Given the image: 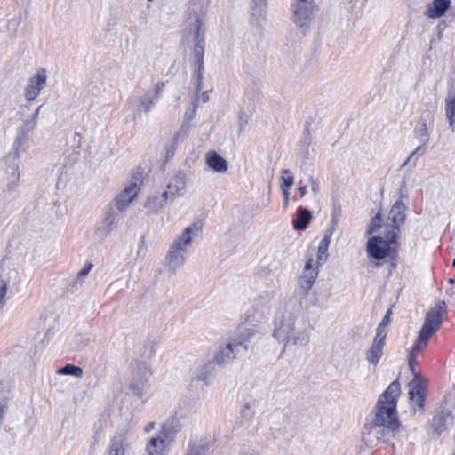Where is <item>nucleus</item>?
I'll return each instance as SVG.
<instances>
[{
  "label": "nucleus",
  "mask_w": 455,
  "mask_h": 455,
  "mask_svg": "<svg viewBox=\"0 0 455 455\" xmlns=\"http://www.w3.org/2000/svg\"><path fill=\"white\" fill-rule=\"evenodd\" d=\"M400 394V383L395 379L379 396L375 406L376 412L373 422L376 426L383 427V436H387V439L393 437L401 426L397 417V402Z\"/></svg>",
  "instance_id": "f257e3e1"
},
{
  "label": "nucleus",
  "mask_w": 455,
  "mask_h": 455,
  "mask_svg": "<svg viewBox=\"0 0 455 455\" xmlns=\"http://www.w3.org/2000/svg\"><path fill=\"white\" fill-rule=\"evenodd\" d=\"M296 320L297 315L288 311H279L275 317L273 336L283 344L282 353L290 345L306 346L309 341V337L305 331H295Z\"/></svg>",
  "instance_id": "f03ea898"
},
{
  "label": "nucleus",
  "mask_w": 455,
  "mask_h": 455,
  "mask_svg": "<svg viewBox=\"0 0 455 455\" xmlns=\"http://www.w3.org/2000/svg\"><path fill=\"white\" fill-rule=\"evenodd\" d=\"M257 331L251 328H246L235 334L225 346H220L212 361L219 366H225L233 362L241 351L246 352L251 339Z\"/></svg>",
  "instance_id": "7ed1b4c3"
},
{
  "label": "nucleus",
  "mask_w": 455,
  "mask_h": 455,
  "mask_svg": "<svg viewBox=\"0 0 455 455\" xmlns=\"http://www.w3.org/2000/svg\"><path fill=\"white\" fill-rule=\"evenodd\" d=\"M205 32L203 29V21L197 15L194 21V48L192 52L193 75L192 81L196 93L203 90L204 58L205 50Z\"/></svg>",
  "instance_id": "20e7f679"
},
{
  "label": "nucleus",
  "mask_w": 455,
  "mask_h": 455,
  "mask_svg": "<svg viewBox=\"0 0 455 455\" xmlns=\"http://www.w3.org/2000/svg\"><path fill=\"white\" fill-rule=\"evenodd\" d=\"M398 235L395 230H387L384 236L371 235L366 242L365 251L370 259H374V267L381 266L380 260L387 259V256L395 254V250L398 248Z\"/></svg>",
  "instance_id": "39448f33"
},
{
  "label": "nucleus",
  "mask_w": 455,
  "mask_h": 455,
  "mask_svg": "<svg viewBox=\"0 0 455 455\" xmlns=\"http://www.w3.org/2000/svg\"><path fill=\"white\" fill-rule=\"evenodd\" d=\"M417 356L408 355V366L413 375V379L409 382V399L412 407L417 406L419 411H424L426 395H427V379H424L416 369Z\"/></svg>",
  "instance_id": "423d86ee"
},
{
  "label": "nucleus",
  "mask_w": 455,
  "mask_h": 455,
  "mask_svg": "<svg viewBox=\"0 0 455 455\" xmlns=\"http://www.w3.org/2000/svg\"><path fill=\"white\" fill-rule=\"evenodd\" d=\"M293 22L304 32L309 29L316 4L314 0H294L291 3Z\"/></svg>",
  "instance_id": "0eeeda50"
},
{
  "label": "nucleus",
  "mask_w": 455,
  "mask_h": 455,
  "mask_svg": "<svg viewBox=\"0 0 455 455\" xmlns=\"http://www.w3.org/2000/svg\"><path fill=\"white\" fill-rule=\"evenodd\" d=\"M123 215L120 214L114 206L109 205L104 215L94 231V235L99 241H104L109 233L117 228L119 222L122 220Z\"/></svg>",
  "instance_id": "6e6552de"
},
{
  "label": "nucleus",
  "mask_w": 455,
  "mask_h": 455,
  "mask_svg": "<svg viewBox=\"0 0 455 455\" xmlns=\"http://www.w3.org/2000/svg\"><path fill=\"white\" fill-rule=\"evenodd\" d=\"M150 376L151 371L145 363L137 367L129 384V389L133 396L138 399H141L144 396L148 387Z\"/></svg>",
  "instance_id": "1a4fd4ad"
},
{
  "label": "nucleus",
  "mask_w": 455,
  "mask_h": 455,
  "mask_svg": "<svg viewBox=\"0 0 455 455\" xmlns=\"http://www.w3.org/2000/svg\"><path fill=\"white\" fill-rule=\"evenodd\" d=\"M407 211L408 206L402 200H396L390 208L388 214V220L390 221V224H387V227H390V230H395L398 235L401 226L406 220Z\"/></svg>",
  "instance_id": "9d476101"
},
{
  "label": "nucleus",
  "mask_w": 455,
  "mask_h": 455,
  "mask_svg": "<svg viewBox=\"0 0 455 455\" xmlns=\"http://www.w3.org/2000/svg\"><path fill=\"white\" fill-rule=\"evenodd\" d=\"M47 76L44 68L37 70L36 74L29 78L28 85L25 87L24 96L27 100H34L40 93L46 83Z\"/></svg>",
  "instance_id": "9b49d317"
},
{
  "label": "nucleus",
  "mask_w": 455,
  "mask_h": 455,
  "mask_svg": "<svg viewBox=\"0 0 455 455\" xmlns=\"http://www.w3.org/2000/svg\"><path fill=\"white\" fill-rule=\"evenodd\" d=\"M36 127V122L34 119H28L24 121L23 125L18 130L17 136L13 141V158L18 159L20 153L23 152L24 144L28 140V133Z\"/></svg>",
  "instance_id": "f8f14e48"
},
{
  "label": "nucleus",
  "mask_w": 455,
  "mask_h": 455,
  "mask_svg": "<svg viewBox=\"0 0 455 455\" xmlns=\"http://www.w3.org/2000/svg\"><path fill=\"white\" fill-rule=\"evenodd\" d=\"M447 306L443 300L439 301L435 307L431 308L425 317L423 326L438 331L443 323V315L446 313Z\"/></svg>",
  "instance_id": "ddd939ff"
},
{
  "label": "nucleus",
  "mask_w": 455,
  "mask_h": 455,
  "mask_svg": "<svg viewBox=\"0 0 455 455\" xmlns=\"http://www.w3.org/2000/svg\"><path fill=\"white\" fill-rule=\"evenodd\" d=\"M454 417L448 410H441L436 411L431 420V428L434 434L440 435L447 431L452 425Z\"/></svg>",
  "instance_id": "4468645a"
},
{
  "label": "nucleus",
  "mask_w": 455,
  "mask_h": 455,
  "mask_svg": "<svg viewBox=\"0 0 455 455\" xmlns=\"http://www.w3.org/2000/svg\"><path fill=\"white\" fill-rule=\"evenodd\" d=\"M186 252V248L179 246V243H172L165 257L166 265L175 270L184 263L183 254Z\"/></svg>",
  "instance_id": "2eb2a0df"
},
{
  "label": "nucleus",
  "mask_w": 455,
  "mask_h": 455,
  "mask_svg": "<svg viewBox=\"0 0 455 455\" xmlns=\"http://www.w3.org/2000/svg\"><path fill=\"white\" fill-rule=\"evenodd\" d=\"M386 339L374 337L371 346L365 352V357L369 364L376 366L383 355Z\"/></svg>",
  "instance_id": "dca6fc26"
},
{
  "label": "nucleus",
  "mask_w": 455,
  "mask_h": 455,
  "mask_svg": "<svg viewBox=\"0 0 455 455\" xmlns=\"http://www.w3.org/2000/svg\"><path fill=\"white\" fill-rule=\"evenodd\" d=\"M205 162L216 172L224 173L228 171V164L227 160L214 150H211L206 154Z\"/></svg>",
  "instance_id": "f3484780"
},
{
  "label": "nucleus",
  "mask_w": 455,
  "mask_h": 455,
  "mask_svg": "<svg viewBox=\"0 0 455 455\" xmlns=\"http://www.w3.org/2000/svg\"><path fill=\"white\" fill-rule=\"evenodd\" d=\"M451 4V0H433L427 5L425 14L431 19L441 18L449 10Z\"/></svg>",
  "instance_id": "a211bd4d"
},
{
  "label": "nucleus",
  "mask_w": 455,
  "mask_h": 455,
  "mask_svg": "<svg viewBox=\"0 0 455 455\" xmlns=\"http://www.w3.org/2000/svg\"><path fill=\"white\" fill-rule=\"evenodd\" d=\"M445 115L449 123L450 128L454 130L455 126V83L451 84L448 90L445 98Z\"/></svg>",
  "instance_id": "6ab92c4d"
},
{
  "label": "nucleus",
  "mask_w": 455,
  "mask_h": 455,
  "mask_svg": "<svg viewBox=\"0 0 455 455\" xmlns=\"http://www.w3.org/2000/svg\"><path fill=\"white\" fill-rule=\"evenodd\" d=\"M297 217L292 220V226L296 230H306L312 220V212L309 209L299 206L296 211Z\"/></svg>",
  "instance_id": "aec40b11"
},
{
  "label": "nucleus",
  "mask_w": 455,
  "mask_h": 455,
  "mask_svg": "<svg viewBox=\"0 0 455 455\" xmlns=\"http://www.w3.org/2000/svg\"><path fill=\"white\" fill-rule=\"evenodd\" d=\"M251 22L259 26L266 18L267 0H251Z\"/></svg>",
  "instance_id": "412c9836"
},
{
  "label": "nucleus",
  "mask_w": 455,
  "mask_h": 455,
  "mask_svg": "<svg viewBox=\"0 0 455 455\" xmlns=\"http://www.w3.org/2000/svg\"><path fill=\"white\" fill-rule=\"evenodd\" d=\"M186 186V174L184 171L179 170L167 184V188L171 192V200L172 201L176 196L180 194Z\"/></svg>",
  "instance_id": "4be33fe9"
},
{
  "label": "nucleus",
  "mask_w": 455,
  "mask_h": 455,
  "mask_svg": "<svg viewBox=\"0 0 455 455\" xmlns=\"http://www.w3.org/2000/svg\"><path fill=\"white\" fill-rule=\"evenodd\" d=\"M11 399L12 393L10 383L7 381H0V426L4 421Z\"/></svg>",
  "instance_id": "5701e85b"
},
{
  "label": "nucleus",
  "mask_w": 455,
  "mask_h": 455,
  "mask_svg": "<svg viewBox=\"0 0 455 455\" xmlns=\"http://www.w3.org/2000/svg\"><path fill=\"white\" fill-rule=\"evenodd\" d=\"M125 440L122 435H116L105 452V455H125Z\"/></svg>",
  "instance_id": "b1692460"
},
{
  "label": "nucleus",
  "mask_w": 455,
  "mask_h": 455,
  "mask_svg": "<svg viewBox=\"0 0 455 455\" xmlns=\"http://www.w3.org/2000/svg\"><path fill=\"white\" fill-rule=\"evenodd\" d=\"M125 440L122 435H116L105 452V455H125Z\"/></svg>",
  "instance_id": "393cba45"
},
{
  "label": "nucleus",
  "mask_w": 455,
  "mask_h": 455,
  "mask_svg": "<svg viewBox=\"0 0 455 455\" xmlns=\"http://www.w3.org/2000/svg\"><path fill=\"white\" fill-rule=\"evenodd\" d=\"M309 126L310 123L307 122L305 124L303 137L300 140L297 148L298 156H301L304 159H307L309 157V146L311 144Z\"/></svg>",
  "instance_id": "a878e982"
},
{
  "label": "nucleus",
  "mask_w": 455,
  "mask_h": 455,
  "mask_svg": "<svg viewBox=\"0 0 455 455\" xmlns=\"http://www.w3.org/2000/svg\"><path fill=\"white\" fill-rule=\"evenodd\" d=\"M201 231L196 224L187 227L181 235L176 239L173 243H179V246L186 248L192 241V235H196Z\"/></svg>",
  "instance_id": "bb28decb"
},
{
  "label": "nucleus",
  "mask_w": 455,
  "mask_h": 455,
  "mask_svg": "<svg viewBox=\"0 0 455 455\" xmlns=\"http://www.w3.org/2000/svg\"><path fill=\"white\" fill-rule=\"evenodd\" d=\"M331 235L332 232L327 231L318 245L316 261L318 266L323 265V262H325L327 259V251L331 243Z\"/></svg>",
  "instance_id": "cd10ccee"
},
{
  "label": "nucleus",
  "mask_w": 455,
  "mask_h": 455,
  "mask_svg": "<svg viewBox=\"0 0 455 455\" xmlns=\"http://www.w3.org/2000/svg\"><path fill=\"white\" fill-rule=\"evenodd\" d=\"M209 443L203 439L189 440L185 455H203L208 451Z\"/></svg>",
  "instance_id": "c85d7f7f"
},
{
  "label": "nucleus",
  "mask_w": 455,
  "mask_h": 455,
  "mask_svg": "<svg viewBox=\"0 0 455 455\" xmlns=\"http://www.w3.org/2000/svg\"><path fill=\"white\" fill-rule=\"evenodd\" d=\"M215 365L217 364L212 360L202 365L196 376V380L203 381L208 385L209 379L215 371Z\"/></svg>",
  "instance_id": "c756f323"
},
{
  "label": "nucleus",
  "mask_w": 455,
  "mask_h": 455,
  "mask_svg": "<svg viewBox=\"0 0 455 455\" xmlns=\"http://www.w3.org/2000/svg\"><path fill=\"white\" fill-rule=\"evenodd\" d=\"M164 439L152 437L146 445L147 455H162L164 448Z\"/></svg>",
  "instance_id": "7c9ffc66"
},
{
  "label": "nucleus",
  "mask_w": 455,
  "mask_h": 455,
  "mask_svg": "<svg viewBox=\"0 0 455 455\" xmlns=\"http://www.w3.org/2000/svg\"><path fill=\"white\" fill-rule=\"evenodd\" d=\"M138 102V111L148 113L155 107L156 100H155L152 92L148 91L139 98Z\"/></svg>",
  "instance_id": "2f4dec72"
},
{
  "label": "nucleus",
  "mask_w": 455,
  "mask_h": 455,
  "mask_svg": "<svg viewBox=\"0 0 455 455\" xmlns=\"http://www.w3.org/2000/svg\"><path fill=\"white\" fill-rule=\"evenodd\" d=\"M435 108L434 106H427L425 109L421 110L420 116L417 123L433 129L435 124Z\"/></svg>",
  "instance_id": "473e14b6"
},
{
  "label": "nucleus",
  "mask_w": 455,
  "mask_h": 455,
  "mask_svg": "<svg viewBox=\"0 0 455 455\" xmlns=\"http://www.w3.org/2000/svg\"><path fill=\"white\" fill-rule=\"evenodd\" d=\"M318 271H311L310 274H305L300 276L299 279V288L303 291L304 294H307V292L311 290L315 279L317 277Z\"/></svg>",
  "instance_id": "72a5a7b5"
},
{
  "label": "nucleus",
  "mask_w": 455,
  "mask_h": 455,
  "mask_svg": "<svg viewBox=\"0 0 455 455\" xmlns=\"http://www.w3.org/2000/svg\"><path fill=\"white\" fill-rule=\"evenodd\" d=\"M384 220L380 212H378L370 220L366 231V236H371L374 233H377L383 226Z\"/></svg>",
  "instance_id": "f704fd0d"
},
{
  "label": "nucleus",
  "mask_w": 455,
  "mask_h": 455,
  "mask_svg": "<svg viewBox=\"0 0 455 455\" xmlns=\"http://www.w3.org/2000/svg\"><path fill=\"white\" fill-rule=\"evenodd\" d=\"M431 128L427 125H423V124L417 123L416 126L413 129L414 137L420 143L428 144L429 140H430V137H429V130Z\"/></svg>",
  "instance_id": "c9c22d12"
},
{
  "label": "nucleus",
  "mask_w": 455,
  "mask_h": 455,
  "mask_svg": "<svg viewBox=\"0 0 455 455\" xmlns=\"http://www.w3.org/2000/svg\"><path fill=\"white\" fill-rule=\"evenodd\" d=\"M391 314H392L391 309H387L385 315L383 316L381 322L377 326L376 334H375L376 338L386 339L387 332H386L385 329L390 323Z\"/></svg>",
  "instance_id": "e433bc0d"
},
{
  "label": "nucleus",
  "mask_w": 455,
  "mask_h": 455,
  "mask_svg": "<svg viewBox=\"0 0 455 455\" xmlns=\"http://www.w3.org/2000/svg\"><path fill=\"white\" fill-rule=\"evenodd\" d=\"M135 195L133 194L130 197H125V195L119 194L116 199L114 204V208L120 214L126 210L128 205L134 200Z\"/></svg>",
  "instance_id": "4c0bfd02"
},
{
  "label": "nucleus",
  "mask_w": 455,
  "mask_h": 455,
  "mask_svg": "<svg viewBox=\"0 0 455 455\" xmlns=\"http://www.w3.org/2000/svg\"><path fill=\"white\" fill-rule=\"evenodd\" d=\"M57 373L61 375H69L76 378H81L83 376V369L79 366H76L72 363H67L63 367H60L57 370Z\"/></svg>",
  "instance_id": "58836bf2"
},
{
  "label": "nucleus",
  "mask_w": 455,
  "mask_h": 455,
  "mask_svg": "<svg viewBox=\"0 0 455 455\" xmlns=\"http://www.w3.org/2000/svg\"><path fill=\"white\" fill-rule=\"evenodd\" d=\"M178 427H179L178 420L172 419L171 423L169 421H167L162 425V434L164 435V436L166 439L173 438L174 435L179 431Z\"/></svg>",
  "instance_id": "ea45409f"
},
{
  "label": "nucleus",
  "mask_w": 455,
  "mask_h": 455,
  "mask_svg": "<svg viewBox=\"0 0 455 455\" xmlns=\"http://www.w3.org/2000/svg\"><path fill=\"white\" fill-rule=\"evenodd\" d=\"M163 207L164 204L161 202L157 195L148 196L145 203V208L152 212H157Z\"/></svg>",
  "instance_id": "a19ab883"
},
{
  "label": "nucleus",
  "mask_w": 455,
  "mask_h": 455,
  "mask_svg": "<svg viewBox=\"0 0 455 455\" xmlns=\"http://www.w3.org/2000/svg\"><path fill=\"white\" fill-rule=\"evenodd\" d=\"M281 189H290L294 183V176L290 169L282 170Z\"/></svg>",
  "instance_id": "79ce46f5"
},
{
  "label": "nucleus",
  "mask_w": 455,
  "mask_h": 455,
  "mask_svg": "<svg viewBox=\"0 0 455 455\" xmlns=\"http://www.w3.org/2000/svg\"><path fill=\"white\" fill-rule=\"evenodd\" d=\"M197 108H198V99L196 98L191 102V107L189 108H188L187 111L185 112V116H184L185 120L188 122L191 121L196 116Z\"/></svg>",
  "instance_id": "37998d69"
},
{
  "label": "nucleus",
  "mask_w": 455,
  "mask_h": 455,
  "mask_svg": "<svg viewBox=\"0 0 455 455\" xmlns=\"http://www.w3.org/2000/svg\"><path fill=\"white\" fill-rule=\"evenodd\" d=\"M427 144H423V143H420V145H419L411 154L410 156L407 157V159L405 160V162L403 163V166H404L405 164H409L414 156H416V159L424 155L425 153V148Z\"/></svg>",
  "instance_id": "c03bdc74"
},
{
  "label": "nucleus",
  "mask_w": 455,
  "mask_h": 455,
  "mask_svg": "<svg viewBox=\"0 0 455 455\" xmlns=\"http://www.w3.org/2000/svg\"><path fill=\"white\" fill-rule=\"evenodd\" d=\"M435 332V331L422 325L418 337L421 339L422 343L426 342L428 344L429 339Z\"/></svg>",
  "instance_id": "a18cd8bd"
},
{
  "label": "nucleus",
  "mask_w": 455,
  "mask_h": 455,
  "mask_svg": "<svg viewBox=\"0 0 455 455\" xmlns=\"http://www.w3.org/2000/svg\"><path fill=\"white\" fill-rule=\"evenodd\" d=\"M428 344L421 341V339L418 337L416 342L411 347L409 355H413L417 356L419 353H420Z\"/></svg>",
  "instance_id": "49530a36"
},
{
  "label": "nucleus",
  "mask_w": 455,
  "mask_h": 455,
  "mask_svg": "<svg viewBox=\"0 0 455 455\" xmlns=\"http://www.w3.org/2000/svg\"><path fill=\"white\" fill-rule=\"evenodd\" d=\"M139 189L140 188L137 187L136 183H132L129 186L125 187L121 194L125 195V197H130L134 194L136 197Z\"/></svg>",
  "instance_id": "de8ad7c7"
},
{
  "label": "nucleus",
  "mask_w": 455,
  "mask_h": 455,
  "mask_svg": "<svg viewBox=\"0 0 455 455\" xmlns=\"http://www.w3.org/2000/svg\"><path fill=\"white\" fill-rule=\"evenodd\" d=\"M7 172L11 174L12 178V182L15 183L19 180L20 179V171H19V166H18V164H13L12 165H10L8 168H7Z\"/></svg>",
  "instance_id": "09e8293b"
},
{
  "label": "nucleus",
  "mask_w": 455,
  "mask_h": 455,
  "mask_svg": "<svg viewBox=\"0 0 455 455\" xmlns=\"http://www.w3.org/2000/svg\"><path fill=\"white\" fill-rule=\"evenodd\" d=\"M398 196L399 198L397 200H402L403 202L404 199L408 198L407 184L404 180H403L400 184V188L398 189Z\"/></svg>",
  "instance_id": "8fccbe9b"
},
{
  "label": "nucleus",
  "mask_w": 455,
  "mask_h": 455,
  "mask_svg": "<svg viewBox=\"0 0 455 455\" xmlns=\"http://www.w3.org/2000/svg\"><path fill=\"white\" fill-rule=\"evenodd\" d=\"M308 182L311 186V190L314 195H317L320 191V186L316 179H315L312 175L308 177Z\"/></svg>",
  "instance_id": "3c124183"
},
{
  "label": "nucleus",
  "mask_w": 455,
  "mask_h": 455,
  "mask_svg": "<svg viewBox=\"0 0 455 455\" xmlns=\"http://www.w3.org/2000/svg\"><path fill=\"white\" fill-rule=\"evenodd\" d=\"M165 84L164 82H158L156 86L153 93L155 100L157 101L161 96V93L164 88Z\"/></svg>",
  "instance_id": "603ef678"
},
{
  "label": "nucleus",
  "mask_w": 455,
  "mask_h": 455,
  "mask_svg": "<svg viewBox=\"0 0 455 455\" xmlns=\"http://www.w3.org/2000/svg\"><path fill=\"white\" fill-rule=\"evenodd\" d=\"M176 150H177V147H174L172 144H170L166 147L165 162H167L169 159H171L174 156Z\"/></svg>",
  "instance_id": "864d4df0"
},
{
  "label": "nucleus",
  "mask_w": 455,
  "mask_h": 455,
  "mask_svg": "<svg viewBox=\"0 0 455 455\" xmlns=\"http://www.w3.org/2000/svg\"><path fill=\"white\" fill-rule=\"evenodd\" d=\"M242 417L245 419H251L253 413L251 411V405L249 403L243 404V410L241 411Z\"/></svg>",
  "instance_id": "5fc2aeb1"
},
{
  "label": "nucleus",
  "mask_w": 455,
  "mask_h": 455,
  "mask_svg": "<svg viewBox=\"0 0 455 455\" xmlns=\"http://www.w3.org/2000/svg\"><path fill=\"white\" fill-rule=\"evenodd\" d=\"M92 267V263H87L85 264L78 272L77 274V276L78 277H84L85 275H87L89 274V272L91 271Z\"/></svg>",
  "instance_id": "6e6d98bb"
},
{
  "label": "nucleus",
  "mask_w": 455,
  "mask_h": 455,
  "mask_svg": "<svg viewBox=\"0 0 455 455\" xmlns=\"http://www.w3.org/2000/svg\"><path fill=\"white\" fill-rule=\"evenodd\" d=\"M397 257H398V250L397 248L395 250V254H391L390 256H387V259H388V262L390 264V267L394 268L397 265Z\"/></svg>",
  "instance_id": "4d7b16f0"
},
{
  "label": "nucleus",
  "mask_w": 455,
  "mask_h": 455,
  "mask_svg": "<svg viewBox=\"0 0 455 455\" xmlns=\"http://www.w3.org/2000/svg\"><path fill=\"white\" fill-rule=\"evenodd\" d=\"M161 202L164 204V205L167 203V201L171 200V192L167 188V190L162 192L160 195H157Z\"/></svg>",
  "instance_id": "13d9d810"
},
{
  "label": "nucleus",
  "mask_w": 455,
  "mask_h": 455,
  "mask_svg": "<svg viewBox=\"0 0 455 455\" xmlns=\"http://www.w3.org/2000/svg\"><path fill=\"white\" fill-rule=\"evenodd\" d=\"M311 271H316L315 268H313V259H307L305 264V274H310Z\"/></svg>",
  "instance_id": "bf43d9fd"
},
{
  "label": "nucleus",
  "mask_w": 455,
  "mask_h": 455,
  "mask_svg": "<svg viewBox=\"0 0 455 455\" xmlns=\"http://www.w3.org/2000/svg\"><path fill=\"white\" fill-rule=\"evenodd\" d=\"M282 192L283 195V207L287 208L289 205V196H290L289 189H282Z\"/></svg>",
  "instance_id": "052dcab7"
},
{
  "label": "nucleus",
  "mask_w": 455,
  "mask_h": 455,
  "mask_svg": "<svg viewBox=\"0 0 455 455\" xmlns=\"http://www.w3.org/2000/svg\"><path fill=\"white\" fill-rule=\"evenodd\" d=\"M20 23V18L18 17V18H12L9 20L8 24H9V27L11 26H13L14 27V30L17 29V28L19 27Z\"/></svg>",
  "instance_id": "680f3d73"
},
{
  "label": "nucleus",
  "mask_w": 455,
  "mask_h": 455,
  "mask_svg": "<svg viewBox=\"0 0 455 455\" xmlns=\"http://www.w3.org/2000/svg\"><path fill=\"white\" fill-rule=\"evenodd\" d=\"M248 123V116H246L245 117H243V115L240 116L239 117V124H240V130H243L244 126L247 124Z\"/></svg>",
  "instance_id": "e2e57ef3"
},
{
  "label": "nucleus",
  "mask_w": 455,
  "mask_h": 455,
  "mask_svg": "<svg viewBox=\"0 0 455 455\" xmlns=\"http://www.w3.org/2000/svg\"><path fill=\"white\" fill-rule=\"evenodd\" d=\"M180 132H177L174 133L171 144L174 147H178V143L180 140Z\"/></svg>",
  "instance_id": "0e129e2a"
},
{
  "label": "nucleus",
  "mask_w": 455,
  "mask_h": 455,
  "mask_svg": "<svg viewBox=\"0 0 455 455\" xmlns=\"http://www.w3.org/2000/svg\"><path fill=\"white\" fill-rule=\"evenodd\" d=\"M297 190L300 196H304L307 193V187L306 185H301L298 187Z\"/></svg>",
  "instance_id": "69168bd1"
},
{
  "label": "nucleus",
  "mask_w": 455,
  "mask_h": 455,
  "mask_svg": "<svg viewBox=\"0 0 455 455\" xmlns=\"http://www.w3.org/2000/svg\"><path fill=\"white\" fill-rule=\"evenodd\" d=\"M43 108V105L39 106L36 110L35 112L31 115L30 118L31 119H34V121H36L37 123V119H38V116H39V113H40V110L41 108Z\"/></svg>",
  "instance_id": "338daca9"
},
{
  "label": "nucleus",
  "mask_w": 455,
  "mask_h": 455,
  "mask_svg": "<svg viewBox=\"0 0 455 455\" xmlns=\"http://www.w3.org/2000/svg\"><path fill=\"white\" fill-rule=\"evenodd\" d=\"M202 100L203 102H207L209 100L208 92L204 91L202 92Z\"/></svg>",
  "instance_id": "774afa93"
}]
</instances>
